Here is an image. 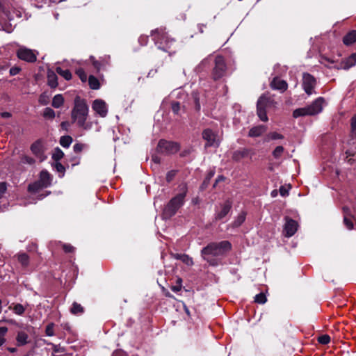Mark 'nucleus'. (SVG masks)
Returning a JSON list of instances; mask_svg holds the SVG:
<instances>
[{
	"mask_svg": "<svg viewBox=\"0 0 356 356\" xmlns=\"http://www.w3.org/2000/svg\"><path fill=\"white\" fill-rule=\"evenodd\" d=\"M209 63V58H207L204 60H203L201 63L202 65H206Z\"/></svg>",
	"mask_w": 356,
	"mask_h": 356,
	"instance_id": "obj_59",
	"label": "nucleus"
},
{
	"mask_svg": "<svg viewBox=\"0 0 356 356\" xmlns=\"http://www.w3.org/2000/svg\"><path fill=\"white\" fill-rule=\"evenodd\" d=\"M302 88L305 92L311 95L314 93V88L316 85V79L309 73H303L302 74Z\"/></svg>",
	"mask_w": 356,
	"mask_h": 356,
	"instance_id": "obj_10",
	"label": "nucleus"
},
{
	"mask_svg": "<svg viewBox=\"0 0 356 356\" xmlns=\"http://www.w3.org/2000/svg\"><path fill=\"white\" fill-rule=\"evenodd\" d=\"M14 312L17 315H22L24 313L25 309L21 304H16L13 307Z\"/></svg>",
	"mask_w": 356,
	"mask_h": 356,
	"instance_id": "obj_40",
	"label": "nucleus"
},
{
	"mask_svg": "<svg viewBox=\"0 0 356 356\" xmlns=\"http://www.w3.org/2000/svg\"><path fill=\"white\" fill-rule=\"evenodd\" d=\"M247 154H248V152L245 150L238 151L234 154V159L238 160L241 158L245 157Z\"/></svg>",
	"mask_w": 356,
	"mask_h": 356,
	"instance_id": "obj_44",
	"label": "nucleus"
},
{
	"mask_svg": "<svg viewBox=\"0 0 356 356\" xmlns=\"http://www.w3.org/2000/svg\"><path fill=\"white\" fill-rule=\"evenodd\" d=\"M298 228V224L296 220L289 217L285 218V224L283 229V234L284 236L287 238L291 237L296 234Z\"/></svg>",
	"mask_w": 356,
	"mask_h": 356,
	"instance_id": "obj_11",
	"label": "nucleus"
},
{
	"mask_svg": "<svg viewBox=\"0 0 356 356\" xmlns=\"http://www.w3.org/2000/svg\"><path fill=\"white\" fill-rule=\"evenodd\" d=\"M83 307L76 302H74L70 308V312L74 315H80L84 313Z\"/></svg>",
	"mask_w": 356,
	"mask_h": 356,
	"instance_id": "obj_25",
	"label": "nucleus"
},
{
	"mask_svg": "<svg viewBox=\"0 0 356 356\" xmlns=\"http://www.w3.org/2000/svg\"><path fill=\"white\" fill-rule=\"evenodd\" d=\"M38 181L42 184V186H44V188L49 186L51 181L50 174L47 170H42L40 173Z\"/></svg>",
	"mask_w": 356,
	"mask_h": 356,
	"instance_id": "obj_18",
	"label": "nucleus"
},
{
	"mask_svg": "<svg viewBox=\"0 0 356 356\" xmlns=\"http://www.w3.org/2000/svg\"><path fill=\"white\" fill-rule=\"evenodd\" d=\"M43 116L45 118L54 119L55 118V112L52 108L47 107L44 110Z\"/></svg>",
	"mask_w": 356,
	"mask_h": 356,
	"instance_id": "obj_33",
	"label": "nucleus"
},
{
	"mask_svg": "<svg viewBox=\"0 0 356 356\" xmlns=\"http://www.w3.org/2000/svg\"><path fill=\"white\" fill-rule=\"evenodd\" d=\"M69 125V123L67 122H63L61 123V127L62 128L65 129H67V127Z\"/></svg>",
	"mask_w": 356,
	"mask_h": 356,
	"instance_id": "obj_61",
	"label": "nucleus"
},
{
	"mask_svg": "<svg viewBox=\"0 0 356 356\" xmlns=\"http://www.w3.org/2000/svg\"><path fill=\"white\" fill-rule=\"evenodd\" d=\"M270 87L273 90H280L281 92H284L287 90L288 84L285 81L282 80L280 78L275 77L271 81Z\"/></svg>",
	"mask_w": 356,
	"mask_h": 356,
	"instance_id": "obj_17",
	"label": "nucleus"
},
{
	"mask_svg": "<svg viewBox=\"0 0 356 356\" xmlns=\"http://www.w3.org/2000/svg\"><path fill=\"white\" fill-rule=\"evenodd\" d=\"M56 72L62 76L66 80H70L72 79V74L69 70H63L61 67H56Z\"/></svg>",
	"mask_w": 356,
	"mask_h": 356,
	"instance_id": "obj_30",
	"label": "nucleus"
},
{
	"mask_svg": "<svg viewBox=\"0 0 356 356\" xmlns=\"http://www.w3.org/2000/svg\"><path fill=\"white\" fill-rule=\"evenodd\" d=\"M284 147L282 146H277L273 152V156L275 159H279L281 157L284 152Z\"/></svg>",
	"mask_w": 356,
	"mask_h": 356,
	"instance_id": "obj_37",
	"label": "nucleus"
},
{
	"mask_svg": "<svg viewBox=\"0 0 356 356\" xmlns=\"http://www.w3.org/2000/svg\"><path fill=\"white\" fill-rule=\"evenodd\" d=\"M8 332V327H0V347H1L6 341V336Z\"/></svg>",
	"mask_w": 356,
	"mask_h": 356,
	"instance_id": "obj_32",
	"label": "nucleus"
},
{
	"mask_svg": "<svg viewBox=\"0 0 356 356\" xmlns=\"http://www.w3.org/2000/svg\"><path fill=\"white\" fill-rule=\"evenodd\" d=\"M38 102L42 105L48 104V103L49 102V95L46 92L41 94L39 97Z\"/></svg>",
	"mask_w": 356,
	"mask_h": 356,
	"instance_id": "obj_38",
	"label": "nucleus"
},
{
	"mask_svg": "<svg viewBox=\"0 0 356 356\" xmlns=\"http://www.w3.org/2000/svg\"><path fill=\"white\" fill-rule=\"evenodd\" d=\"M202 138L206 141L204 147H218L220 140L217 134L211 129H205L202 133Z\"/></svg>",
	"mask_w": 356,
	"mask_h": 356,
	"instance_id": "obj_8",
	"label": "nucleus"
},
{
	"mask_svg": "<svg viewBox=\"0 0 356 356\" xmlns=\"http://www.w3.org/2000/svg\"><path fill=\"white\" fill-rule=\"evenodd\" d=\"M318 341L323 345L327 344L330 341V337L327 334L320 336L318 338Z\"/></svg>",
	"mask_w": 356,
	"mask_h": 356,
	"instance_id": "obj_42",
	"label": "nucleus"
},
{
	"mask_svg": "<svg viewBox=\"0 0 356 356\" xmlns=\"http://www.w3.org/2000/svg\"><path fill=\"white\" fill-rule=\"evenodd\" d=\"M20 71H21V68L20 67L14 66V67H12L10 69V72H10V74L11 76H15V75L19 74Z\"/></svg>",
	"mask_w": 356,
	"mask_h": 356,
	"instance_id": "obj_52",
	"label": "nucleus"
},
{
	"mask_svg": "<svg viewBox=\"0 0 356 356\" xmlns=\"http://www.w3.org/2000/svg\"><path fill=\"white\" fill-rule=\"evenodd\" d=\"M277 195V190H273L272 192H271V196L273 197H275Z\"/></svg>",
	"mask_w": 356,
	"mask_h": 356,
	"instance_id": "obj_62",
	"label": "nucleus"
},
{
	"mask_svg": "<svg viewBox=\"0 0 356 356\" xmlns=\"http://www.w3.org/2000/svg\"><path fill=\"white\" fill-rule=\"evenodd\" d=\"M7 189V186L5 182L0 183V198L3 196Z\"/></svg>",
	"mask_w": 356,
	"mask_h": 356,
	"instance_id": "obj_53",
	"label": "nucleus"
},
{
	"mask_svg": "<svg viewBox=\"0 0 356 356\" xmlns=\"http://www.w3.org/2000/svg\"><path fill=\"white\" fill-rule=\"evenodd\" d=\"M92 108L97 115L102 118L106 117L108 113V107L106 103L100 99L93 101Z\"/></svg>",
	"mask_w": 356,
	"mask_h": 356,
	"instance_id": "obj_13",
	"label": "nucleus"
},
{
	"mask_svg": "<svg viewBox=\"0 0 356 356\" xmlns=\"http://www.w3.org/2000/svg\"><path fill=\"white\" fill-rule=\"evenodd\" d=\"M55 167L58 172H63L65 171V168L60 163H56Z\"/></svg>",
	"mask_w": 356,
	"mask_h": 356,
	"instance_id": "obj_55",
	"label": "nucleus"
},
{
	"mask_svg": "<svg viewBox=\"0 0 356 356\" xmlns=\"http://www.w3.org/2000/svg\"><path fill=\"white\" fill-rule=\"evenodd\" d=\"M246 218V213L245 211H241L236 218L235 220L233 222L234 227H239L245 221Z\"/></svg>",
	"mask_w": 356,
	"mask_h": 356,
	"instance_id": "obj_28",
	"label": "nucleus"
},
{
	"mask_svg": "<svg viewBox=\"0 0 356 356\" xmlns=\"http://www.w3.org/2000/svg\"><path fill=\"white\" fill-rule=\"evenodd\" d=\"M266 301L267 298L265 293H260L256 295L254 297V302L258 304H264L266 302Z\"/></svg>",
	"mask_w": 356,
	"mask_h": 356,
	"instance_id": "obj_34",
	"label": "nucleus"
},
{
	"mask_svg": "<svg viewBox=\"0 0 356 356\" xmlns=\"http://www.w3.org/2000/svg\"><path fill=\"white\" fill-rule=\"evenodd\" d=\"M76 74L78 75V76L80 78V79L83 82H86L87 80V74L85 72V71L82 68H79L76 70Z\"/></svg>",
	"mask_w": 356,
	"mask_h": 356,
	"instance_id": "obj_41",
	"label": "nucleus"
},
{
	"mask_svg": "<svg viewBox=\"0 0 356 356\" xmlns=\"http://www.w3.org/2000/svg\"><path fill=\"white\" fill-rule=\"evenodd\" d=\"M289 188H290L289 186L286 187V186H282L279 190L280 195L283 197L288 195Z\"/></svg>",
	"mask_w": 356,
	"mask_h": 356,
	"instance_id": "obj_51",
	"label": "nucleus"
},
{
	"mask_svg": "<svg viewBox=\"0 0 356 356\" xmlns=\"http://www.w3.org/2000/svg\"><path fill=\"white\" fill-rule=\"evenodd\" d=\"M50 344L52 346L53 351L54 353H60V352H63L64 351L63 348H61L60 346L55 345V344H53V343H50Z\"/></svg>",
	"mask_w": 356,
	"mask_h": 356,
	"instance_id": "obj_54",
	"label": "nucleus"
},
{
	"mask_svg": "<svg viewBox=\"0 0 356 356\" xmlns=\"http://www.w3.org/2000/svg\"><path fill=\"white\" fill-rule=\"evenodd\" d=\"M172 257L176 259H181L183 254H172Z\"/></svg>",
	"mask_w": 356,
	"mask_h": 356,
	"instance_id": "obj_58",
	"label": "nucleus"
},
{
	"mask_svg": "<svg viewBox=\"0 0 356 356\" xmlns=\"http://www.w3.org/2000/svg\"><path fill=\"white\" fill-rule=\"evenodd\" d=\"M231 248V243L227 241L211 243L202 250L201 254L203 259L210 265L216 266L220 263L221 257Z\"/></svg>",
	"mask_w": 356,
	"mask_h": 356,
	"instance_id": "obj_1",
	"label": "nucleus"
},
{
	"mask_svg": "<svg viewBox=\"0 0 356 356\" xmlns=\"http://www.w3.org/2000/svg\"><path fill=\"white\" fill-rule=\"evenodd\" d=\"M356 64V53L343 60L337 67L338 70H348Z\"/></svg>",
	"mask_w": 356,
	"mask_h": 356,
	"instance_id": "obj_15",
	"label": "nucleus"
},
{
	"mask_svg": "<svg viewBox=\"0 0 356 356\" xmlns=\"http://www.w3.org/2000/svg\"><path fill=\"white\" fill-rule=\"evenodd\" d=\"M232 208V204L229 202H225L222 206L220 210L216 213V219L221 220L225 218L229 212Z\"/></svg>",
	"mask_w": 356,
	"mask_h": 356,
	"instance_id": "obj_19",
	"label": "nucleus"
},
{
	"mask_svg": "<svg viewBox=\"0 0 356 356\" xmlns=\"http://www.w3.org/2000/svg\"><path fill=\"white\" fill-rule=\"evenodd\" d=\"M171 289L175 291V292H177V291H179L180 289H181V286H174L171 288Z\"/></svg>",
	"mask_w": 356,
	"mask_h": 356,
	"instance_id": "obj_60",
	"label": "nucleus"
},
{
	"mask_svg": "<svg viewBox=\"0 0 356 356\" xmlns=\"http://www.w3.org/2000/svg\"><path fill=\"white\" fill-rule=\"evenodd\" d=\"M266 127L264 125H259L252 127L249 131L248 136L250 137H258L260 136L262 134L266 132Z\"/></svg>",
	"mask_w": 356,
	"mask_h": 356,
	"instance_id": "obj_22",
	"label": "nucleus"
},
{
	"mask_svg": "<svg viewBox=\"0 0 356 356\" xmlns=\"http://www.w3.org/2000/svg\"><path fill=\"white\" fill-rule=\"evenodd\" d=\"M86 147V145L85 144L76 143L74 145L73 149H74V152L80 153Z\"/></svg>",
	"mask_w": 356,
	"mask_h": 356,
	"instance_id": "obj_46",
	"label": "nucleus"
},
{
	"mask_svg": "<svg viewBox=\"0 0 356 356\" xmlns=\"http://www.w3.org/2000/svg\"><path fill=\"white\" fill-rule=\"evenodd\" d=\"M177 174V171L176 170H170L169 171L167 175H166V181L168 182H170L173 179L174 177H175Z\"/></svg>",
	"mask_w": 356,
	"mask_h": 356,
	"instance_id": "obj_49",
	"label": "nucleus"
},
{
	"mask_svg": "<svg viewBox=\"0 0 356 356\" xmlns=\"http://www.w3.org/2000/svg\"><path fill=\"white\" fill-rule=\"evenodd\" d=\"M17 56L20 60L29 63H34L37 60L35 53L33 50L25 47L19 48L17 51Z\"/></svg>",
	"mask_w": 356,
	"mask_h": 356,
	"instance_id": "obj_12",
	"label": "nucleus"
},
{
	"mask_svg": "<svg viewBox=\"0 0 356 356\" xmlns=\"http://www.w3.org/2000/svg\"><path fill=\"white\" fill-rule=\"evenodd\" d=\"M47 83L51 88H56L58 86L57 76L52 70H49L47 72Z\"/></svg>",
	"mask_w": 356,
	"mask_h": 356,
	"instance_id": "obj_23",
	"label": "nucleus"
},
{
	"mask_svg": "<svg viewBox=\"0 0 356 356\" xmlns=\"http://www.w3.org/2000/svg\"><path fill=\"white\" fill-rule=\"evenodd\" d=\"M140 40H143L145 43L147 42V36H142L140 38Z\"/></svg>",
	"mask_w": 356,
	"mask_h": 356,
	"instance_id": "obj_63",
	"label": "nucleus"
},
{
	"mask_svg": "<svg viewBox=\"0 0 356 356\" xmlns=\"http://www.w3.org/2000/svg\"><path fill=\"white\" fill-rule=\"evenodd\" d=\"M151 36L159 49L168 52H170L172 50L175 40L168 34L165 27H160L152 30Z\"/></svg>",
	"mask_w": 356,
	"mask_h": 356,
	"instance_id": "obj_3",
	"label": "nucleus"
},
{
	"mask_svg": "<svg viewBox=\"0 0 356 356\" xmlns=\"http://www.w3.org/2000/svg\"><path fill=\"white\" fill-rule=\"evenodd\" d=\"M180 260L188 266H191L193 264V259L186 254H183Z\"/></svg>",
	"mask_w": 356,
	"mask_h": 356,
	"instance_id": "obj_45",
	"label": "nucleus"
},
{
	"mask_svg": "<svg viewBox=\"0 0 356 356\" xmlns=\"http://www.w3.org/2000/svg\"><path fill=\"white\" fill-rule=\"evenodd\" d=\"M324 61H327V62H329V63H334V61H333V60H330L329 58H325V57H322V58H321V63H323V64H325V62H324Z\"/></svg>",
	"mask_w": 356,
	"mask_h": 356,
	"instance_id": "obj_57",
	"label": "nucleus"
},
{
	"mask_svg": "<svg viewBox=\"0 0 356 356\" xmlns=\"http://www.w3.org/2000/svg\"><path fill=\"white\" fill-rule=\"evenodd\" d=\"M351 133L356 137V115L351 119Z\"/></svg>",
	"mask_w": 356,
	"mask_h": 356,
	"instance_id": "obj_47",
	"label": "nucleus"
},
{
	"mask_svg": "<svg viewBox=\"0 0 356 356\" xmlns=\"http://www.w3.org/2000/svg\"><path fill=\"white\" fill-rule=\"evenodd\" d=\"M44 186H42V184L38 180L32 184H30L28 186V191L30 193H37L42 188H44Z\"/></svg>",
	"mask_w": 356,
	"mask_h": 356,
	"instance_id": "obj_27",
	"label": "nucleus"
},
{
	"mask_svg": "<svg viewBox=\"0 0 356 356\" xmlns=\"http://www.w3.org/2000/svg\"><path fill=\"white\" fill-rule=\"evenodd\" d=\"M172 110L175 114H178L180 111L181 106L180 104L177 102H174L172 103Z\"/></svg>",
	"mask_w": 356,
	"mask_h": 356,
	"instance_id": "obj_48",
	"label": "nucleus"
},
{
	"mask_svg": "<svg viewBox=\"0 0 356 356\" xmlns=\"http://www.w3.org/2000/svg\"><path fill=\"white\" fill-rule=\"evenodd\" d=\"M23 268H27L30 263L29 256L25 252H19L15 256Z\"/></svg>",
	"mask_w": 356,
	"mask_h": 356,
	"instance_id": "obj_21",
	"label": "nucleus"
},
{
	"mask_svg": "<svg viewBox=\"0 0 356 356\" xmlns=\"http://www.w3.org/2000/svg\"><path fill=\"white\" fill-rule=\"evenodd\" d=\"M88 83L90 88L93 90H97L99 88L100 84L99 80L94 76H90L88 77Z\"/></svg>",
	"mask_w": 356,
	"mask_h": 356,
	"instance_id": "obj_31",
	"label": "nucleus"
},
{
	"mask_svg": "<svg viewBox=\"0 0 356 356\" xmlns=\"http://www.w3.org/2000/svg\"><path fill=\"white\" fill-rule=\"evenodd\" d=\"M356 42V31H352L347 33L343 38V42L346 45H350Z\"/></svg>",
	"mask_w": 356,
	"mask_h": 356,
	"instance_id": "obj_24",
	"label": "nucleus"
},
{
	"mask_svg": "<svg viewBox=\"0 0 356 356\" xmlns=\"http://www.w3.org/2000/svg\"><path fill=\"white\" fill-rule=\"evenodd\" d=\"M88 115V106L86 101L80 97H76L74 99V105L71 112V118L73 123H76L77 126L88 130L91 128V123L86 122Z\"/></svg>",
	"mask_w": 356,
	"mask_h": 356,
	"instance_id": "obj_2",
	"label": "nucleus"
},
{
	"mask_svg": "<svg viewBox=\"0 0 356 356\" xmlns=\"http://www.w3.org/2000/svg\"><path fill=\"white\" fill-rule=\"evenodd\" d=\"M179 193L170 200L163 210V215L167 218L174 216L184 204L188 191L187 186L186 184H181L179 185Z\"/></svg>",
	"mask_w": 356,
	"mask_h": 356,
	"instance_id": "obj_4",
	"label": "nucleus"
},
{
	"mask_svg": "<svg viewBox=\"0 0 356 356\" xmlns=\"http://www.w3.org/2000/svg\"><path fill=\"white\" fill-rule=\"evenodd\" d=\"M33 154L38 157L40 161H43L46 159L44 154V149L41 142L37 141L34 143L31 147Z\"/></svg>",
	"mask_w": 356,
	"mask_h": 356,
	"instance_id": "obj_16",
	"label": "nucleus"
},
{
	"mask_svg": "<svg viewBox=\"0 0 356 356\" xmlns=\"http://www.w3.org/2000/svg\"><path fill=\"white\" fill-rule=\"evenodd\" d=\"M73 141L72 138L70 136H64L60 138V144L62 147L67 148L70 146Z\"/></svg>",
	"mask_w": 356,
	"mask_h": 356,
	"instance_id": "obj_29",
	"label": "nucleus"
},
{
	"mask_svg": "<svg viewBox=\"0 0 356 356\" xmlns=\"http://www.w3.org/2000/svg\"><path fill=\"white\" fill-rule=\"evenodd\" d=\"M23 161L29 164H33L34 163V159L29 156H24L23 158Z\"/></svg>",
	"mask_w": 356,
	"mask_h": 356,
	"instance_id": "obj_56",
	"label": "nucleus"
},
{
	"mask_svg": "<svg viewBox=\"0 0 356 356\" xmlns=\"http://www.w3.org/2000/svg\"><path fill=\"white\" fill-rule=\"evenodd\" d=\"M323 98L318 97L310 105L294 110L293 112V117L297 118L301 116L314 115L318 114L323 110Z\"/></svg>",
	"mask_w": 356,
	"mask_h": 356,
	"instance_id": "obj_5",
	"label": "nucleus"
},
{
	"mask_svg": "<svg viewBox=\"0 0 356 356\" xmlns=\"http://www.w3.org/2000/svg\"><path fill=\"white\" fill-rule=\"evenodd\" d=\"M64 103V98L62 95H56L54 97L52 100V106L58 108L63 106Z\"/></svg>",
	"mask_w": 356,
	"mask_h": 356,
	"instance_id": "obj_26",
	"label": "nucleus"
},
{
	"mask_svg": "<svg viewBox=\"0 0 356 356\" xmlns=\"http://www.w3.org/2000/svg\"><path fill=\"white\" fill-rule=\"evenodd\" d=\"M63 250L66 253L72 252L74 250V248L70 244H63Z\"/></svg>",
	"mask_w": 356,
	"mask_h": 356,
	"instance_id": "obj_50",
	"label": "nucleus"
},
{
	"mask_svg": "<svg viewBox=\"0 0 356 356\" xmlns=\"http://www.w3.org/2000/svg\"><path fill=\"white\" fill-rule=\"evenodd\" d=\"M226 64L225 59L221 56H217L215 58V66L213 70L212 76L215 80L222 78L226 72Z\"/></svg>",
	"mask_w": 356,
	"mask_h": 356,
	"instance_id": "obj_9",
	"label": "nucleus"
},
{
	"mask_svg": "<svg viewBox=\"0 0 356 356\" xmlns=\"http://www.w3.org/2000/svg\"><path fill=\"white\" fill-rule=\"evenodd\" d=\"M179 149V144L173 141L161 140L157 145V151L161 154L166 155L174 154Z\"/></svg>",
	"mask_w": 356,
	"mask_h": 356,
	"instance_id": "obj_7",
	"label": "nucleus"
},
{
	"mask_svg": "<svg viewBox=\"0 0 356 356\" xmlns=\"http://www.w3.org/2000/svg\"><path fill=\"white\" fill-rule=\"evenodd\" d=\"M268 138L270 140L283 139L284 136L277 132H270L268 134Z\"/></svg>",
	"mask_w": 356,
	"mask_h": 356,
	"instance_id": "obj_43",
	"label": "nucleus"
},
{
	"mask_svg": "<svg viewBox=\"0 0 356 356\" xmlns=\"http://www.w3.org/2000/svg\"><path fill=\"white\" fill-rule=\"evenodd\" d=\"M90 60H91L92 65L97 70H104L106 66L110 65V56H104L99 58V60H96L93 56H90Z\"/></svg>",
	"mask_w": 356,
	"mask_h": 356,
	"instance_id": "obj_14",
	"label": "nucleus"
},
{
	"mask_svg": "<svg viewBox=\"0 0 356 356\" xmlns=\"http://www.w3.org/2000/svg\"><path fill=\"white\" fill-rule=\"evenodd\" d=\"M343 223L349 230L353 229L354 224L351 219V217L345 216L343 218Z\"/></svg>",
	"mask_w": 356,
	"mask_h": 356,
	"instance_id": "obj_39",
	"label": "nucleus"
},
{
	"mask_svg": "<svg viewBox=\"0 0 356 356\" xmlns=\"http://www.w3.org/2000/svg\"><path fill=\"white\" fill-rule=\"evenodd\" d=\"M64 156L63 152L59 148H56L53 154L52 158L56 161L60 160Z\"/></svg>",
	"mask_w": 356,
	"mask_h": 356,
	"instance_id": "obj_36",
	"label": "nucleus"
},
{
	"mask_svg": "<svg viewBox=\"0 0 356 356\" xmlns=\"http://www.w3.org/2000/svg\"><path fill=\"white\" fill-rule=\"evenodd\" d=\"M8 350L10 353H15L17 351L16 348H8Z\"/></svg>",
	"mask_w": 356,
	"mask_h": 356,
	"instance_id": "obj_64",
	"label": "nucleus"
},
{
	"mask_svg": "<svg viewBox=\"0 0 356 356\" xmlns=\"http://www.w3.org/2000/svg\"><path fill=\"white\" fill-rule=\"evenodd\" d=\"M54 327L55 324L54 323H49L45 328V334L48 337L54 336Z\"/></svg>",
	"mask_w": 356,
	"mask_h": 356,
	"instance_id": "obj_35",
	"label": "nucleus"
},
{
	"mask_svg": "<svg viewBox=\"0 0 356 356\" xmlns=\"http://www.w3.org/2000/svg\"><path fill=\"white\" fill-rule=\"evenodd\" d=\"M17 345L24 346L29 343V335L24 331H19L16 336Z\"/></svg>",
	"mask_w": 356,
	"mask_h": 356,
	"instance_id": "obj_20",
	"label": "nucleus"
},
{
	"mask_svg": "<svg viewBox=\"0 0 356 356\" xmlns=\"http://www.w3.org/2000/svg\"><path fill=\"white\" fill-rule=\"evenodd\" d=\"M276 102L268 94L262 95L258 99L257 104V113L259 119L263 122L268 120L266 109L271 107H275Z\"/></svg>",
	"mask_w": 356,
	"mask_h": 356,
	"instance_id": "obj_6",
	"label": "nucleus"
}]
</instances>
